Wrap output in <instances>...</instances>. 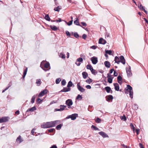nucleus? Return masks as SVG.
I'll use <instances>...</instances> for the list:
<instances>
[{
	"instance_id": "nucleus-1",
	"label": "nucleus",
	"mask_w": 148,
	"mask_h": 148,
	"mask_svg": "<svg viewBox=\"0 0 148 148\" xmlns=\"http://www.w3.org/2000/svg\"><path fill=\"white\" fill-rule=\"evenodd\" d=\"M125 93L126 94H128L129 93L130 97L132 99L133 98V92L132 88L131 86L129 85H127V88H125L124 90Z\"/></svg>"
},
{
	"instance_id": "nucleus-2",
	"label": "nucleus",
	"mask_w": 148,
	"mask_h": 148,
	"mask_svg": "<svg viewBox=\"0 0 148 148\" xmlns=\"http://www.w3.org/2000/svg\"><path fill=\"white\" fill-rule=\"evenodd\" d=\"M60 122L59 120H57L50 122H47V124L48 128H50L55 127L56 124Z\"/></svg>"
},
{
	"instance_id": "nucleus-3",
	"label": "nucleus",
	"mask_w": 148,
	"mask_h": 148,
	"mask_svg": "<svg viewBox=\"0 0 148 148\" xmlns=\"http://www.w3.org/2000/svg\"><path fill=\"white\" fill-rule=\"evenodd\" d=\"M65 104L68 106V108H71V106L73 104V102L71 99H68L65 102Z\"/></svg>"
},
{
	"instance_id": "nucleus-4",
	"label": "nucleus",
	"mask_w": 148,
	"mask_h": 148,
	"mask_svg": "<svg viewBox=\"0 0 148 148\" xmlns=\"http://www.w3.org/2000/svg\"><path fill=\"white\" fill-rule=\"evenodd\" d=\"M126 70L128 77H131L132 74L130 66H129V67L126 68Z\"/></svg>"
},
{
	"instance_id": "nucleus-5",
	"label": "nucleus",
	"mask_w": 148,
	"mask_h": 148,
	"mask_svg": "<svg viewBox=\"0 0 148 148\" xmlns=\"http://www.w3.org/2000/svg\"><path fill=\"white\" fill-rule=\"evenodd\" d=\"M90 60L93 64H96L98 62V58L95 56H93L90 58Z\"/></svg>"
},
{
	"instance_id": "nucleus-6",
	"label": "nucleus",
	"mask_w": 148,
	"mask_h": 148,
	"mask_svg": "<svg viewBox=\"0 0 148 148\" xmlns=\"http://www.w3.org/2000/svg\"><path fill=\"white\" fill-rule=\"evenodd\" d=\"M9 117H3L0 119V123L5 122L8 121Z\"/></svg>"
},
{
	"instance_id": "nucleus-7",
	"label": "nucleus",
	"mask_w": 148,
	"mask_h": 148,
	"mask_svg": "<svg viewBox=\"0 0 148 148\" xmlns=\"http://www.w3.org/2000/svg\"><path fill=\"white\" fill-rule=\"evenodd\" d=\"M77 88L81 92H84L85 91V89L82 87L80 85V84L78 83L77 84Z\"/></svg>"
},
{
	"instance_id": "nucleus-8",
	"label": "nucleus",
	"mask_w": 148,
	"mask_h": 148,
	"mask_svg": "<svg viewBox=\"0 0 148 148\" xmlns=\"http://www.w3.org/2000/svg\"><path fill=\"white\" fill-rule=\"evenodd\" d=\"M47 93V90L46 89H44L42 91H41L38 95L39 97H42L44 95Z\"/></svg>"
},
{
	"instance_id": "nucleus-9",
	"label": "nucleus",
	"mask_w": 148,
	"mask_h": 148,
	"mask_svg": "<svg viewBox=\"0 0 148 148\" xmlns=\"http://www.w3.org/2000/svg\"><path fill=\"white\" fill-rule=\"evenodd\" d=\"M106 43V41L104 40L102 38H100L99 40V43L104 45Z\"/></svg>"
},
{
	"instance_id": "nucleus-10",
	"label": "nucleus",
	"mask_w": 148,
	"mask_h": 148,
	"mask_svg": "<svg viewBox=\"0 0 148 148\" xmlns=\"http://www.w3.org/2000/svg\"><path fill=\"white\" fill-rule=\"evenodd\" d=\"M120 62H121L123 64L125 63V60L123 56H121L120 57Z\"/></svg>"
},
{
	"instance_id": "nucleus-11",
	"label": "nucleus",
	"mask_w": 148,
	"mask_h": 148,
	"mask_svg": "<svg viewBox=\"0 0 148 148\" xmlns=\"http://www.w3.org/2000/svg\"><path fill=\"white\" fill-rule=\"evenodd\" d=\"M98 134L103 138L108 137V136L105 133L103 132H99Z\"/></svg>"
},
{
	"instance_id": "nucleus-12",
	"label": "nucleus",
	"mask_w": 148,
	"mask_h": 148,
	"mask_svg": "<svg viewBox=\"0 0 148 148\" xmlns=\"http://www.w3.org/2000/svg\"><path fill=\"white\" fill-rule=\"evenodd\" d=\"M104 89L106 90L107 92L108 93L110 92L112 94V91L111 89V88L109 86H107Z\"/></svg>"
},
{
	"instance_id": "nucleus-13",
	"label": "nucleus",
	"mask_w": 148,
	"mask_h": 148,
	"mask_svg": "<svg viewBox=\"0 0 148 148\" xmlns=\"http://www.w3.org/2000/svg\"><path fill=\"white\" fill-rule=\"evenodd\" d=\"M71 115V119L72 120H75L77 117H78V114L76 113H74Z\"/></svg>"
},
{
	"instance_id": "nucleus-14",
	"label": "nucleus",
	"mask_w": 148,
	"mask_h": 148,
	"mask_svg": "<svg viewBox=\"0 0 148 148\" xmlns=\"http://www.w3.org/2000/svg\"><path fill=\"white\" fill-rule=\"evenodd\" d=\"M23 140L21 138V136L19 135L16 139V141L19 143H20L23 142Z\"/></svg>"
},
{
	"instance_id": "nucleus-15",
	"label": "nucleus",
	"mask_w": 148,
	"mask_h": 148,
	"mask_svg": "<svg viewBox=\"0 0 148 148\" xmlns=\"http://www.w3.org/2000/svg\"><path fill=\"white\" fill-rule=\"evenodd\" d=\"M114 88L116 90L118 91L119 90V84L117 83H114Z\"/></svg>"
},
{
	"instance_id": "nucleus-16",
	"label": "nucleus",
	"mask_w": 148,
	"mask_h": 148,
	"mask_svg": "<svg viewBox=\"0 0 148 148\" xmlns=\"http://www.w3.org/2000/svg\"><path fill=\"white\" fill-rule=\"evenodd\" d=\"M104 64L105 66L107 68H109L110 67V63L108 61H105L104 62Z\"/></svg>"
},
{
	"instance_id": "nucleus-17",
	"label": "nucleus",
	"mask_w": 148,
	"mask_h": 148,
	"mask_svg": "<svg viewBox=\"0 0 148 148\" xmlns=\"http://www.w3.org/2000/svg\"><path fill=\"white\" fill-rule=\"evenodd\" d=\"M106 101H109L110 100H112L113 99L112 96L111 95L106 96Z\"/></svg>"
},
{
	"instance_id": "nucleus-18",
	"label": "nucleus",
	"mask_w": 148,
	"mask_h": 148,
	"mask_svg": "<svg viewBox=\"0 0 148 148\" xmlns=\"http://www.w3.org/2000/svg\"><path fill=\"white\" fill-rule=\"evenodd\" d=\"M27 71V68L26 67L24 71L23 75L22 78H23V81H24L25 80V77L26 75Z\"/></svg>"
},
{
	"instance_id": "nucleus-19",
	"label": "nucleus",
	"mask_w": 148,
	"mask_h": 148,
	"mask_svg": "<svg viewBox=\"0 0 148 148\" xmlns=\"http://www.w3.org/2000/svg\"><path fill=\"white\" fill-rule=\"evenodd\" d=\"M71 88H68L64 87L63 89L60 92H67L70 91Z\"/></svg>"
},
{
	"instance_id": "nucleus-20",
	"label": "nucleus",
	"mask_w": 148,
	"mask_h": 148,
	"mask_svg": "<svg viewBox=\"0 0 148 148\" xmlns=\"http://www.w3.org/2000/svg\"><path fill=\"white\" fill-rule=\"evenodd\" d=\"M36 110V108L35 106H34L31 108L28 109L27 110L26 112H32Z\"/></svg>"
},
{
	"instance_id": "nucleus-21",
	"label": "nucleus",
	"mask_w": 148,
	"mask_h": 148,
	"mask_svg": "<svg viewBox=\"0 0 148 148\" xmlns=\"http://www.w3.org/2000/svg\"><path fill=\"white\" fill-rule=\"evenodd\" d=\"M114 60L115 61V62L117 64H119L120 62V59L117 56L115 57Z\"/></svg>"
},
{
	"instance_id": "nucleus-22",
	"label": "nucleus",
	"mask_w": 148,
	"mask_h": 148,
	"mask_svg": "<svg viewBox=\"0 0 148 148\" xmlns=\"http://www.w3.org/2000/svg\"><path fill=\"white\" fill-rule=\"evenodd\" d=\"M49 70L50 69V64L48 62L44 64V67H45V68L47 69L49 68Z\"/></svg>"
},
{
	"instance_id": "nucleus-23",
	"label": "nucleus",
	"mask_w": 148,
	"mask_h": 148,
	"mask_svg": "<svg viewBox=\"0 0 148 148\" xmlns=\"http://www.w3.org/2000/svg\"><path fill=\"white\" fill-rule=\"evenodd\" d=\"M74 23L75 24L77 25H78L81 27H82V26L80 25L79 21V19L78 18H77L75 21H74Z\"/></svg>"
},
{
	"instance_id": "nucleus-24",
	"label": "nucleus",
	"mask_w": 148,
	"mask_h": 148,
	"mask_svg": "<svg viewBox=\"0 0 148 148\" xmlns=\"http://www.w3.org/2000/svg\"><path fill=\"white\" fill-rule=\"evenodd\" d=\"M41 127L43 128H49L47 125V123L46 122V123H43L41 125Z\"/></svg>"
},
{
	"instance_id": "nucleus-25",
	"label": "nucleus",
	"mask_w": 148,
	"mask_h": 148,
	"mask_svg": "<svg viewBox=\"0 0 148 148\" xmlns=\"http://www.w3.org/2000/svg\"><path fill=\"white\" fill-rule=\"evenodd\" d=\"M82 75L83 78L85 79H86L88 75V73L86 72H83L82 73Z\"/></svg>"
},
{
	"instance_id": "nucleus-26",
	"label": "nucleus",
	"mask_w": 148,
	"mask_h": 148,
	"mask_svg": "<svg viewBox=\"0 0 148 148\" xmlns=\"http://www.w3.org/2000/svg\"><path fill=\"white\" fill-rule=\"evenodd\" d=\"M117 82L119 83V84H121V81L122 79V77L120 75H119L117 78Z\"/></svg>"
},
{
	"instance_id": "nucleus-27",
	"label": "nucleus",
	"mask_w": 148,
	"mask_h": 148,
	"mask_svg": "<svg viewBox=\"0 0 148 148\" xmlns=\"http://www.w3.org/2000/svg\"><path fill=\"white\" fill-rule=\"evenodd\" d=\"M50 27L53 30L56 31L58 29L57 27L55 25H50Z\"/></svg>"
},
{
	"instance_id": "nucleus-28",
	"label": "nucleus",
	"mask_w": 148,
	"mask_h": 148,
	"mask_svg": "<svg viewBox=\"0 0 148 148\" xmlns=\"http://www.w3.org/2000/svg\"><path fill=\"white\" fill-rule=\"evenodd\" d=\"M41 79H36V83L37 84V86H40L41 84Z\"/></svg>"
},
{
	"instance_id": "nucleus-29",
	"label": "nucleus",
	"mask_w": 148,
	"mask_h": 148,
	"mask_svg": "<svg viewBox=\"0 0 148 148\" xmlns=\"http://www.w3.org/2000/svg\"><path fill=\"white\" fill-rule=\"evenodd\" d=\"M61 8V7L60 6H58L57 7H55L54 9V10L57 12H59Z\"/></svg>"
},
{
	"instance_id": "nucleus-30",
	"label": "nucleus",
	"mask_w": 148,
	"mask_h": 148,
	"mask_svg": "<svg viewBox=\"0 0 148 148\" xmlns=\"http://www.w3.org/2000/svg\"><path fill=\"white\" fill-rule=\"evenodd\" d=\"M90 71L92 74L95 75L97 73V72L93 68H92Z\"/></svg>"
},
{
	"instance_id": "nucleus-31",
	"label": "nucleus",
	"mask_w": 148,
	"mask_h": 148,
	"mask_svg": "<svg viewBox=\"0 0 148 148\" xmlns=\"http://www.w3.org/2000/svg\"><path fill=\"white\" fill-rule=\"evenodd\" d=\"M45 19L47 21H50V18L48 14L45 15Z\"/></svg>"
},
{
	"instance_id": "nucleus-32",
	"label": "nucleus",
	"mask_w": 148,
	"mask_h": 148,
	"mask_svg": "<svg viewBox=\"0 0 148 148\" xmlns=\"http://www.w3.org/2000/svg\"><path fill=\"white\" fill-rule=\"evenodd\" d=\"M63 124H60L59 125H58L56 127V128L57 130H60L61 129L62 126Z\"/></svg>"
},
{
	"instance_id": "nucleus-33",
	"label": "nucleus",
	"mask_w": 148,
	"mask_h": 148,
	"mask_svg": "<svg viewBox=\"0 0 148 148\" xmlns=\"http://www.w3.org/2000/svg\"><path fill=\"white\" fill-rule=\"evenodd\" d=\"M73 84L72 82L71 81H70L68 83L67 87L69 88H70V87H71L72 86Z\"/></svg>"
},
{
	"instance_id": "nucleus-34",
	"label": "nucleus",
	"mask_w": 148,
	"mask_h": 148,
	"mask_svg": "<svg viewBox=\"0 0 148 148\" xmlns=\"http://www.w3.org/2000/svg\"><path fill=\"white\" fill-rule=\"evenodd\" d=\"M134 110H137L138 108V106L137 104H134L132 106Z\"/></svg>"
},
{
	"instance_id": "nucleus-35",
	"label": "nucleus",
	"mask_w": 148,
	"mask_h": 148,
	"mask_svg": "<svg viewBox=\"0 0 148 148\" xmlns=\"http://www.w3.org/2000/svg\"><path fill=\"white\" fill-rule=\"evenodd\" d=\"M76 61L77 62L82 63L83 62V59L82 58H79L77 59Z\"/></svg>"
},
{
	"instance_id": "nucleus-36",
	"label": "nucleus",
	"mask_w": 148,
	"mask_h": 148,
	"mask_svg": "<svg viewBox=\"0 0 148 148\" xmlns=\"http://www.w3.org/2000/svg\"><path fill=\"white\" fill-rule=\"evenodd\" d=\"M93 80H92L90 78H89V79H87V80H86V82L87 83H88V84H90L91 82H92Z\"/></svg>"
},
{
	"instance_id": "nucleus-37",
	"label": "nucleus",
	"mask_w": 148,
	"mask_h": 148,
	"mask_svg": "<svg viewBox=\"0 0 148 148\" xmlns=\"http://www.w3.org/2000/svg\"><path fill=\"white\" fill-rule=\"evenodd\" d=\"M91 128H93L94 130H100L99 129L98 127H96L94 125H92L91 127Z\"/></svg>"
},
{
	"instance_id": "nucleus-38",
	"label": "nucleus",
	"mask_w": 148,
	"mask_h": 148,
	"mask_svg": "<svg viewBox=\"0 0 148 148\" xmlns=\"http://www.w3.org/2000/svg\"><path fill=\"white\" fill-rule=\"evenodd\" d=\"M101 121V119L98 117H97L95 120V122L98 123H100Z\"/></svg>"
},
{
	"instance_id": "nucleus-39",
	"label": "nucleus",
	"mask_w": 148,
	"mask_h": 148,
	"mask_svg": "<svg viewBox=\"0 0 148 148\" xmlns=\"http://www.w3.org/2000/svg\"><path fill=\"white\" fill-rule=\"evenodd\" d=\"M120 118L121 120H123L124 121H125L127 120L126 117L124 115L123 116H121Z\"/></svg>"
},
{
	"instance_id": "nucleus-40",
	"label": "nucleus",
	"mask_w": 148,
	"mask_h": 148,
	"mask_svg": "<svg viewBox=\"0 0 148 148\" xmlns=\"http://www.w3.org/2000/svg\"><path fill=\"white\" fill-rule=\"evenodd\" d=\"M11 82H10V83L8 84V86L6 87L4 90H3L2 92H4L5 91L7 90V89H8V88L11 86V85L10 84Z\"/></svg>"
},
{
	"instance_id": "nucleus-41",
	"label": "nucleus",
	"mask_w": 148,
	"mask_h": 148,
	"mask_svg": "<svg viewBox=\"0 0 148 148\" xmlns=\"http://www.w3.org/2000/svg\"><path fill=\"white\" fill-rule=\"evenodd\" d=\"M86 67L87 69H89L90 70H91L93 68L92 66L91 65H88L86 66Z\"/></svg>"
},
{
	"instance_id": "nucleus-42",
	"label": "nucleus",
	"mask_w": 148,
	"mask_h": 148,
	"mask_svg": "<svg viewBox=\"0 0 148 148\" xmlns=\"http://www.w3.org/2000/svg\"><path fill=\"white\" fill-rule=\"evenodd\" d=\"M113 78V77H112L111 78H108V81L109 83H111L112 82V79Z\"/></svg>"
},
{
	"instance_id": "nucleus-43",
	"label": "nucleus",
	"mask_w": 148,
	"mask_h": 148,
	"mask_svg": "<svg viewBox=\"0 0 148 148\" xmlns=\"http://www.w3.org/2000/svg\"><path fill=\"white\" fill-rule=\"evenodd\" d=\"M61 80L60 78H58L56 79V84H58L61 81Z\"/></svg>"
},
{
	"instance_id": "nucleus-44",
	"label": "nucleus",
	"mask_w": 148,
	"mask_h": 148,
	"mask_svg": "<svg viewBox=\"0 0 148 148\" xmlns=\"http://www.w3.org/2000/svg\"><path fill=\"white\" fill-rule=\"evenodd\" d=\"M74 36L75 38H78L79 37V35L77 32H75L74 33Z\"/></svg>"
},
{
	"instance_id": "nucleus-45",
	"label": "nucleus",
	"mask_w": 148,
	"mask_h": 148,
	"mask_svg": "<svg viewBox=\"0 0 148 148\" xmlns=\"http://www.w3.org/2000/svg\"><path fill=\"white\" fill-rule=\"evenodd\" d=\"M82 97L81 95H78L76 98V99L77 100H81L82 99Z\"/></svg>"
},
{
	"instance_id": "nucleus-46",
	"label": "nucleus",
	"mask_w": 148,
	"mask_h": 148,
	"mask_svg": "<svg viewBox=\"0 0 148 148\" xmlns=\"http://www.w3.org/2000/svg\"><path fill=\"white\" fill-rule=\"evenodd\" d=\"M35 96H33L31 99V102L33 103L34 102L35 100Z\"/></svg>"
},
{
	"instance_id": "nucleus-47",
	"label": "nucleus",
	"mask_w": 148,
	"mask_h": 148,
	"mask_svg": "<svg viewBox=\"0 0 148 148\" xmlns=\"http://www.w3.org/2000/svg\"><path fill=\"white\" fill-rule=\"evenodd\" d=\"M105 52L106 54H108L110 55L112 53V51L110 50H105Z\"/></svg>"
},
{
	"instance_id": "nucleus-48",
	"label": "nucleus",
	"mask_w": 148,
	"mask_h": 148,
	"mask_svg": "<svg viewBox=\"0 0 148 148\" xmlns=\"http://www.w3.org/2000/svg\"><path fill=\"white\" fill-rule=\"evenodd\" d=\"M66 80L64 79H63L61 82V84L62 85L64 86L66 84Z\"/></svg>"
},
{
	"instance_id": "nucleus-49",
	"label": "nucleus",
	"mask_w": 148,
	"mask_h": 148,
	"mask_svg": "<svg viewBox=\"0 0 148 148\" xmlns=\"http://www.w3.org/2000/svg\"><path fill=\"white\" fill-rule=\"evenodd\" d=\"M60 56L62 58H66L65 55L61 53L60 54Z\"/></svg>"
},
{
	"instance_id": "nucleus-50",
	"label": "nucleus",
	"mask_w": 148,
	"mask_h": 148,
	"mask_svg": "<svg viewBox=\"0 0 148 148\" xmlns=\"http://www.w3.org/2000/svg\"><path fill=\"white\" fill-rule=\"evenodd\" d=\"M130 127L133 130V131L134 132V130L135 127H134L133 124H132V123H131L130 124Z\"/></svg>"
},
{
	"instance_id": "nucleus-51",
	"label": "nucleus",
	"mask_w": 148,
	"mask_h": 148,
	"mask_svg": "<svg viewBox=\"0 0 148 148\" xmlns=\"http://www.w3.org/2000/svg\"><path fill=\"white\" fill-rule=\"evenodd\" d=\"M55 130L54 128H51L48 130V131L49 132L51 133L53 132Z\"/></svg>"
},
{
	"instance_id": "nucleus-52",
	"label": "nucleus",
	"mask_w": 148,
	"mask_h": 148,
	"mask_svg": "<svg viewBox=\"0 0 148 148\" xmlns=\"http://www.w3.org/2000/svg\"><path fill=\"white\" fill-rule=\"evenodd\" d=\"M73 20H71L67 23V25L69 26L71 25L73 23Z\"/></svg>"
},
{
	"instance_id": "nucleus-53",
	"label": "nucleus",
	"mask_w": 148,
	"mask_h": 148,
	"mask_svg": "<svg viewBox=\"0 0 148 148\" xmlns=\"http://www.w3.org/2000/svg\"><path fill=\"white\" fill-rule=\"evenodd\" d=\"M97 47L96 46L93 45L92 46L90 47V48L93 49H95L97 48Z\"/></svg>"
},
{
	"instance_id": "nucleus-54",
	"label": "nucleus",
	"mask_w": 148,
	"mask_h": 148,
	"mask_svg": "<svg viewBox=\"0 0 148 148\" xmlns=\"http://www.w3.org/2000/svg\"><path fill=\"white\" fill-rule=\"evenodd\" d=\"M81 57H82L84 60H86V56L84 54H82L80 55Z\"/></svg>"
},
{
	"instance_id": "nucleus-55",
	"label": "nucleus",
	"mask_w": 148,
	"mask_h": 148,
	"mask_svg": "<svg viewBox=\"0 0 148 148\" xmlns=\"http://www.w3.org/2000/svg\"><path fill=\"white\" fill-rule=\"evenodd\" d=\"M40 67H41V68L44 71H49V69H45V68L43 67V66H41V64H40Z\"/></svg>"
},
{
	"instance_id": "nucleus-56",
	"label": "nucleus",
	"mask_w": 148,
	"mask_h": 148,
	"mask_svg": "<svg viewBox=\"0 0 148 148\" xmlns=\"http://www.w3.org/2000/svg\"><path fill=\"white\" fill-rule=\"evenodd\" d=\"M81 24L84 26L86 27L87 26L86 24L84 22H81Z\"/></svg>"
},
{
	"instance_id": "nucleus-57",
	"label": "nucleus",
	"mask_w": 148,
	"mask_h": 148,
	"mask_svg": "<svg viewBox=\"0 0 148 148\" xmlns=\"http://www.w3.org/2000/svg\"><path fill=\"white\" fill-rule=\"evenodd\" d=\"M62 109H58V108H55L54 110L55 111H62Z\"/></svg>"
},
{
	"instance_id": "nucleus-58",
	"label": "nucleus",
	"mask_w": 148,
	"mask_h": 148,
	"mask_svg": "<svg viewBox=\"0 0 148 148\" xmlns=\"http://www.w3.org/2000/svg\"><path fill=\"white\" fill-rule=\"evenodd\" d=\"M75 64H76V65L78 66H79L81 64V62H77V61H76V62L75 63Z\"/></svg>"
},
{
	"instance_id": "nucleus-59",
	"label": "nucleus",
	"mask_w": 148,
	"mask_h": 148,
	"mask_svg": "<svg viewBox=\"0 0 148 148\" xmlns=\"http://www.w3.org/2000/svg\"><path fill=\"white\" fill-rule=\"evenodd\" d=\"M122 147H123V148H130V147H128L127 146L125 145L124 144H121V145Z\"/></svg>"
},
{
	"instance_id": "nucleus-60",
	"label": "nucleus",
	"mask_w": 148,
	"mask_h": 148,
	"mask_svg": "<svg viewBox=\"0 0 148 148\" xmlns=\"http://www.w3.org/2000/svg\"><path fill=\"white\" fill-rule=\"evenodd\" d=\"M82 38L83 39H85L86 38V35L85 34H84L82 36Z\"/></svg>"
},
{
	"instance_id": "nucleus-61",
	"label": "nucleus",
	"mask_w": 148,
	"mask_h": 148,
	"mask_svg": "<svg viewBox=\"0 0 148 148\" xmlns=\"http://www.w3.org/2000/svg\"><path fill=\"white\" fill-rule=\"evenodd\" d=\"M118 75V73L116 72V71H114V76L115 77H116Z\"/></svg>"
},
{
	"instance_id": "nucleus-62",
	"label": "nucleus",
	"mask_w": 148,
	"mask_h": 148,
	"mask_svg": "<svg viewBox=\"0 0 148 148\" xmlns=\"http://www.w3.org/2000/svg\"><path fill=\"white\" fill-rule=\"evenodd\" d=\"M140 130L138 129H136V132L137 135H138L139 134Z\"/></svg>"
},
{
	"instance_id": "nucleus-63",
	"label": "nucleus",
	"mask_w": 148,
	"mask_h": 148,
	"mask_svg": "<svg viewBox=\"0 0 148 148\" xmlns=\"http://www.w3.org/2000/svg\"><path fill=\"white\" fill-rule=\"evenodd\" d=\"M140 9L141 10H143V9L145 8H144V7L142 5H140V7H139Z\"/></svg>"
},
{
	"instance_id": "nucleus-64",
	"label": "nucleus",
	"mask_w": 148,
	"mask_h": 148,
	"mask_svg": "<svg viewBox=\"0 0 148 148\" xmlns=\"http://www.w3.org/2000/svg\"><path fill=\"white\" fill-rule=\"evenodd\" d=\"M50 148H57V146L56 145H52Z\"/></svg>"
}]
</instances>
